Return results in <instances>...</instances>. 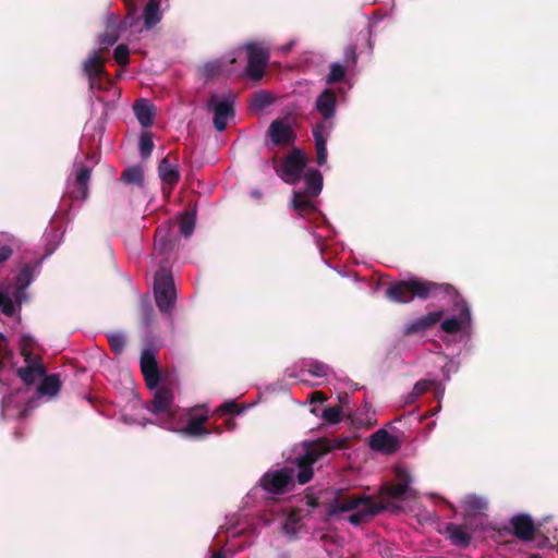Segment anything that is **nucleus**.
<instances>
[{
    "instance_id": "nucleus-42",
    "label": "nucleus",
    "mask_w": 558,
    "mask_h": 558,
    "mask_svg": "<svg viewBox=\"0 0 558 558\" xmlns=\"http://www.w3.org/2000/svg\"><path fill=\"white\" fill-rule=\"evenodd\" d=\"M432 388H434L435 398L438 401H440L445 395V386L441 383L434 379Z\"/></svg>"
},
{
    "instance_id": "nucleus-26",
    "label": "nucleus",
    "mask_w": 558,
    "mask_h": 558,
    "mask_svg": "<svg viewBox=\"0 0 558 558\" xmlns=\"http://www.w3.org/2000/svg\"><path fill=\"white\" fill-rule=\"evenodd\" d=\"M434 379H422L418 380L412 388V390L402 397L404 405L413 404L422 395L428 391L433 386Z\"/></svg>"
},
{
    "instance_id": "nucleus-1",
    "label": "nucleus",
    "mask_w": 558,
    "mask_h": 558,
    "mask_svg": "<svg viewBox=\"0 0 558 558\" xmlns=\"http://www.w3.org/2000/svg\"><path fill=\"white\" fill-rule=\"evenodd\" d=\"M448 295L453 300L450 313L439 322L441 340L447 347L457 343H468L474 330L473 313L470 304L447 283H435L418 278H410L391 284L386 296L397 303H409L413 299H427L429 296Z\"/></svg>"
},
{
    "instance_id": "nucleus-46",
    "label": "nucleus",
    "mask_w": 558,
    "mask_h": 558,
    "mask_svg": "<svg viewBox=\"0 0 558 558\" xmlns=\"http://www.w3.org/2000/svg\"><path fill=\"white\" fill-rule=\"evenodd\" d=\"M312 400L323 403L325 401V398L322 392L316 391L313 393Z\"/></svg>"
},
{
    "instance_id": "nucleus-36",
    "label": "nucleus",
    "mask_w": 558,
    "mask_h": 558,
    "mask_svg": "<svg viewBox=\"0 0 558 558\" xmlns=\"http://www.w3.org/2000/svg\"><path fill=\"white\" fill-rule=\"evenodd\" d=\"M121 31L120 29H106L104 34L99 37V44L102 49H106L116 44L119 39Z\"/></svg>"
},
{
    "instance_id": "nucleus-33",
    "label": "nucleus",
    "mask_w": 558,
    "mask_h": 558,
    "mask_svg": "<svg viewBox=\"0 0 558 558\" xmlns=\"http://www.w3.org/2000/svg\"><path fill=\"white\" fill-rule=\"evenodd\" d=\"M109 344L113 352L121 353L125 345V336L121 331H113L107 335Z\"/></svg>"
},
{
    "instance_id": "nucleus-52",
    "label": "nucleus",
    "mask_w": 558,
    "mask_h": 558,
    "mask_svg": "<svg viewBox=\"0 0 558 558\" xmlns=\"http://www.w3.org/2000/svg\"><path fill=\"white\" fill-rule=\"evenodd\" d=\"M147 311H148V312H151V306H150V304H147Z\"/></svg>"
},
{
    "instance_id": "nucleus-41",
    "label": "nucleus",
    "mask_w": 558,
    "mask_h": 558,
    "mask_svg": "<svg viewBox=\"0 0 558 558\" xmlns=\"http://www.w3.org/2000/svg\"><path fill=\"white\" fill-rule=\"evenodd\" d=\"M106 29H120V22L118 21V17L112 13L107 14Z\"/></svg>"
},
{
    "instance_id": "nucleus-34",
    "label": "nucleus",
    "mask_w": 558,
    "mask_h": 558,
    "mask_svg": "<svg viewBox=\"0 0 558 558\" xmlns=\"http://www.w3.org/2000/svg\"><path fill=\"white\" fill-rule=\"evenodd\" d=\"M153 148H154V143H153L151 135L149 133L142 134V136L140 137V144H138L141 157L144 159L148 158L153 151Z\"/></svg>"
},
{
    "instance_id": "nucleus-22",
    "label": "nucleus",
    "mask_w": 558,
    "mask_h": 558,
    "mask_svg": "<svg viewBox=\"0 0 558 558\" xmlns=\"http://www.w3.org/2000/svg\"><path fill=\"white\" fill-rule=\"evenodd\" d=\"M136 119L143 128H149L153 124L155 108L144 98L135 101L133 107Z\"/></svg>"
},
{
    "instance_id": "nucleus-21",
    "label": "nucleus",
    "mask_w": 558,
    "mask_h": 558,
    "mask_svg": "<svg viewBox=\"0 0 558 558\" xmlns=\"http://www.w3.org/2000/svg\"><path fill=\"white\" fill-rule=\"evenodd\" d=\"M513 533L522 541H531L534 535L535 526L532 518L527 514H517L510 520Z\"/></svg>"
},
{
    "instance_id": "nucleus-13",
    "label": "nucleus",
    "mask_w": 558,
    "mask_h": 558,
    "mask_svg": "<svg viewBox=\"0 0 558 558\" xmlns=\"http://www.w3.org/2000/svg\"><path fill=\"white\" fill-rule=\"evenodd\" d=\"M92 168L83 165L77 158L73 163V171L66 181V193L72 199L85 201L88 196V183Z\"/></svg>"
},
{
    "instance_id": "nucleus-24",
    "label": "nucleus",
    "mask_w": 558,
    "mask_h": 558,
    "mask_svg": "<svg viewBox=\"0 0 558 558\" xmlns=\"http://www.w3.org/2000/svg\"><path fill=\"white\" fill-rule=\"evenodd\" d=\"M144 28L146 31L153 28L161 20L159 3L156 0H148L143 12Z\"/></svg>"
},
{
    "instance_id": "nucleus-45",
    "label": "nucleus",
    "mask_w": 558,
    "mask_h": 558,
    "mask_svg": "<svg viewBox=\"0 0 558 558\" xmlns=\"http://www.w3.org/2000/svg\"><path fill=\"white\" fill-rule=\"evenodd\" d=\"M295 46V40H290L288 44L281 46L279 48V51L282 52V53H287L289 52L293 47Z\"/></svg>"
},
{
    "instance_id": "nucleus-9",
    "label": "nucleus",
    "mask_w": 558,
    "mask_h": 558,
    "mask_svg": "<svg viewBox=\"0 0 558 558\" xmlns=\"http://www.w3.org/2000/svg\"><path fill=\"white\" fill-rule=\"evenodd\" d=\"M154 294L158 308L163 313H170L177 292L167 259H160L159 270L155 274Z\"/></svg>"
},
{
    "instance_id": "nucleus-17",
    "label": "nucleus",
    "mask_w": 558,
    "mask_h": 558,
    "mask_svg": "<svg viewBox=\"0 0 558 558\" xmlns=\"http://www.w3.org/2000/svg\"><path fill=\"white\" fill-rule=\"evenodd\" d=\"M368 445L374 451L385 454H391L400 448L398 438L385 428L376 430L369 437Z\"/></svg>"
},
{
    "instance_id": "nucleus-6",
    "label": "nucleus",
    "mask_w": 558,
    "mask_h": 558,
    "mask_svg": "<svg viewBox=\"0 0 558 558\" xmlns=\"http://www.w3.org/2000/svg\"><path fill=\"white\" fill-rule=\"evenodd\" d=\"M306 156L294 149L283 160L281 167L277 169V174L288 184H296L304 172V187H298L293 191L291 197V207L296 215L306 219L312 214H318L315 198L323 189V175L319 170L306 167Z\"/></svg>"
},
{
    "instance_id": "nucleus-44",
    "label": "nucleus",
    "mask_w": 558,
    "mask_h": 558,
    "mask_svg": "<svg viewBox=\"0 0 558 558\" xmlns=\"http://www.w3.org/2000/svg\"><path fill=\"white\" fill-rule=\"evenodd\" d=\"M236 403L234 401H228V402H225L221 407H220V410L222 411H226V412H229V413H234L235 410H236Z\"/></svg>"
},
{
    "instance_id": "nucleus-7",
    "label": "nucleus",
    "mask_w": 558,
    "mask_h": 558,
    "mask_svg": "<svg viewBox=\"0 0 558 558\" xmlns=\"http://www.w3.org/2000/svg\"><path fill=\"white\" fill-rule=\"evenodd\" d=\"M315 110L322 120L313 128V137L316 148V162L324 166L327 162V141L335 128L333 119L337 113V96L330 88H325L316 97Z\"/></svg>"
},
{
    "instance_id": "nucleus-43",
    "label": "nucleus",
    "mask_w": 558,
    "mask_h": 558,
    "mask_svg": "<svg viewBox=\"0 0 558 558\" xmlns=\"http://www.w3.org/2000/svg\"><path fill=\"white\" fill-rule=\"evenodd\" d=\"M459 367V364L458 363H453L452 361H450L449 363H447L444 367H442V374L445 376V379L448 381L450 380V372L451 371H457Z\"/></svg>"
},
{
    "instance_id": "nucleus-12",
    "label": "nucleus",
    "mask_w": 558,
    "mask_h": 558,
    "mask_svg": "<svg viewBox=\"0 0 558 558\" xmlns=\"http://www.w3.org/2000/svg\"><path fill=\"white\" fill-rule=\"evenodd\" d=\"M235 96L232 93L214 94L210 96L207 108L214 113V126L217 131L226 130L228 119L234 113Z\"/></svg>"
},
{
    "instance_id": "nucleus-50",
    "label": "nucleus",
    "mask_w": 558,
    "mask_h": 558,
    "mask_svg": "<svg viewBox=\"0 0 558 558\" xmlns=\"http://www.w3.org/2000/svg\"><path fill=\"white\" fill-rule=\"evenodd\" d=\"M8 387H7V384L3 383L1 379H0V393L7 391Z\"/></svg>"
},
{
    "instance_id": "nucleus-15",
    "label": "nucleus",
    "mask_w": 558,
    "mask_h": 558,
    "mask_svg": "<svg viewBox=\"0 0 558 558\" xmlns=\"http://www.w3.org/2000/svg\"><path fill=\"white\" fill-rule=\"evenodd\" d=\"M474 531L473 522L470 519H465L463 524L449 523L446 526V534L451 544L461 548L470 545Z\"/></svg>"
},
{
    "instance_id": "nucleus-48",
    "label": "nucleus",
    "mask_w": 558,
    "mask_h": 558,
    "mask_svg": "<svg viewBox=\"0 0 558 558\" xmlns=\"http://www.w3.org/2000/svg\"><path fill=\"white\" fill-rule=\"evenodd\" d=\"M251 196L256 198V199H259V198H262L263 193L259 190H252L251 191Z\"/></svg>"
},
{
    "instance_id": "nucleus-47",
    "label": "nucleus",
    "mask_w": 558,
    "mask_h": 558,
    "mask_svg": "<svg viewBox=\"0 0 558 558\" xmlns=\"http://www.w3.org/2000/svg\"><path fill=\"white\" fill-rule=\"evenodd\" d=\"M8 339L7 337L0 332V350L3 351L7 349Z\"/></svg>"
},
{
    "instance_id": "nucleus-28",
    "label": "nucleus",
    "mask_w": 558,
    "mask_h": 558,
    "mask_svg": "<svg viewBox=\"0 0 558 558\" xmlns=\"http://www.w3.org/2000/svg\"><path fill=\"white\" fill-rule=\"evenodd\" d=\"M121 180L128 184L142 186L144 181L143 169L140 166L130 167L123 171Z\"/></svg>"
},
{
    "instance_id": "nucleus-25",
    "label": "nucleus",
    "mask_w": 558,
    "mask_h": 558,
    "mask_svg": "<svg viewBox=\"0 0 558 558\" xmlns=\"http://www.w3.org/2000/svg\"><path fill=\"white\" fill-rule=\"evenodd\" d=\"M19 246L16 238L8 232H0V266L12 255L13 250Z\"/></svg>"
},
{
    "instance_id": "nucleus-19",
    "label": "nucleus",
    "mask_w": 558,
    "mask_h": 558,
    "mask_svg": "<svg viewBox=\"0 0 558 558\" xmlns=\"http://www.w3.org/2000/svg\"><path fill=\"white\" fill-rule=\"evenodd\" d=\"M267 134L274 145H288L294 138L290 123L283 120L272 121Z\"/></svg>"
},
{
    "instance_id": "nucleus-23",
    "label": "nucleus",
    "mask_w": 558,
    "mask_h": 558,
    "mask_svg": "<svg viewBox=\"0 0 558 558\" xmlns=\"http://www.w3.org/2000/svg\"><path fill=\"white\" fill-rule=\"evenodd\" d=\"M158 172L162 182L170 185V187H172L180 179L178 166L170 162L168 158H163L160 161Z\"/></svg>"
},
{
    "instance_id": "nucleus-18",
    "label": "nucleus",
    "mask_w": 558,
    "mask_h": 558,
    "mask_svg": "<svg viewBox=\"0 0 558 558\" xmlns=\"http://www.w3.org/2000/svg\"><path fill=\"white\" fill-rule=\"evenodd\" d=\"M444 312L442 311H434L430 313H427L426 315L410 319L403 327V333L404 335H416L422 333L433 326H435L437 323H439L442 318Z\"/></svg>"
},
{
    "instance_id": "nucleus-39",
    "label": "nucleus",
    "mask_w": 558,
    "mask_h": 558,
    "mask_svg": "<svg viewBox=\"0 0 558 558\" xmlns=\"http://www.w3.org/2000/svg\"><path fill=\"white\" fill-rule=\"evenodd\" d=\"M129 47L126 45H118L114 49V59L120 65H126L129 62Z\"/></svg>"
},
{
    "instance_id": "nucleus-27",
    "label": "nucleus",
    "mask_w": 558,
    "mask_h": 558,
    "mask_svg": "<svg viewBox=\"0 0 558 558\" xmlns=\"http://www.w3.org/2000/svg\"><path fill=\"white\" fill-rule=\"evenodd\" d=\"M196 221V213H183L179 217L180 232L183 236L189 238L192 235Z\"/></svg>"
},
{
    "instance_id": "nucleus-16",
    "label": "nucleus",
    "mask_w": 558,
    "mask_h": 558,
    "mask_svg": "<svg viewBox=\"0 0 558 558\" xmlns=\"http://www.w3.org/2000/svg\"><path fill=\"white\" fill-rule=\"evenodd\" d=\"M141 369L145 377L146 385L149 389H156L160 375L157 366V360L155 351L146 348L143 350L141 355Z\"/></svg>"
},
{
    "instance_id": "nucleus-20",
    "label": "nucleus",
    "mask_w": 558,
    "mask_h": 558,
    "mask_svg": "<svg viewBox=\"0 0 558 558\" xmlns=\"http://www.w3.org/2000/svg\"><path fill=\"white\" fill-rule=\"evenodd\" d=\"M461 507L465 511V519L473 522L472 517L484 514L488 508V501L484 496L469 494L461 500Z\"/></svg>"
},
{
    "instance_id": "nucleus-35",
    "label": "nucleus",
    "mask_w": 558,
    "mask_h": 558,
    "mask_svg": "<svg viewBox=\"0 0 558 558\" xmlns=\"http://www.w3.org/2000/svg\"><path fill=\"white\" fill-rule=\"evenodd\" d=\"M225 65L226 63L223 60L211 61L206 63L203 66L202 71L206 77H213L222 73L225 70Z\"/></svg>"
},
{
    "instance_id": "nucleus-5",
    "label": "nucleus",
    "mask_w": 558,
    "mask_h": 558,
    "mask_svg": "<svg viewBox=\"0 0 558 558\" xmlns=\"http://www.w3.org/2000/svg\"><path fill=\"white\" fill-rule=\"evenodd\" d=\"M146 409L155 416V420L144 422L156 424L165 429L178 433L184 437L203 438L211 434L210 429L203 425L208 420V411L205 407H196L190 410H181L174 403L171 389L162 387L157 389Z\"/></svg>"
},
{
    "instance_id": "nucleus-2",
    "label": "nucleus",
    "mask_w": 558,
    "mask_h": 558,
    "mask_svg": "<svg viewBox=\"0 0 558 558\" xmlns=\"http://www.w3.org/2000/svg\"><path fill=\"white\" fill-rule=\"evenodd\" d=\"M34 338L24 333L20 339L21 353L24 356V365L17 369L25 389H17L15 393L4 396L1 401L2 415L9 418H23L27 411L34 408L38 400L50 401L56 398L61 388L58 374L46 375V369L38 355L33 354Z\"/></svg>"
},
{
    "instance_id": "nucleus-51",
    "label": "nucleus",
    "mask_w": 558,
    "mask_h": 558,
    "mask_svg": "<svg viewBox=\"0 0 558 558\" xmlns=\"http://www.w3.org/2000/svg\"><path fill=\"white\" fill-rule=\"evenodd\" d=\"M227 427H228V429L232 430L235 427V423L233 421H228Z\"/></svg>"
},
{
    "instance_id": "nucleus-38",
    "label": "nucleus",
    "mask_w": 558,
    "mask_h": 558,
    "mask_svg": "<svg viewBox=\"0 0 558 558\" xmlns=\"http://www.w3.org/2000/svg\"><path fill=\"white\" fill-rule=\"evenodd\" d=\"M322 417L328 423L336 424L341 420V410L338 407L326 408Z\"/></svg>"
},
{
    "instance_id": "nucleus-37",
    "label": "nucleus",
    "mask_w": 558,
    "mask_h": 558,
    "mask_svg": "<svg viewBox=\"0 0 558 558\" xmlns=\"http://www.w3.org/2000/svg\"><path fill=\"white\" fill-rule=\"evenodd\" d=\"M272 102V96L265 92L256 93L252 99L253 108L262 110Z\"/></svg>"
},
{
    "instance_id": "nucleus-14",
    "label": "nucleus",
    "mask_w": 558,
    "mask_h": 558,
    "mask_svg": "<svg viewBox=\"0 0 558 558\" xmlns=\"http://www.w3.org/2000/svg\"><path fill=\"white\" fill-rule=\"evenodd\" d=\"M286 373L291 378L304 381L305 374L318 379H327L331 375L332 371L330 366L324 362L315 359H304L300 362V371L298 373L293 368H288Z\"/></svg>"
},
{
    "instance_id": "nucleus-10",
    "label": "nucleus",
    "mask_w": 558,
    "mask_h": 558,
    "mask_svg": "<svg viewBox=\"0 0 558 558\" xmlns=\"http://www.w3.org/2000/svg\"><path fill=\"white\" fill-rule=\"evenodd\" d=\"M243 50L247 53L246 75L254 81L260 80L269 59L268 50L260 44L247 43L228 56L229 63L235 62L236 54H241Z\"/></svg>"
},
{
    "instance_id": "nucleus-3",
    "label": "nucleus",
    "mask_w": 558,
    "mask_h": 558,
    "mask_svg": "<svg viewBox=\"0 0 558 558\" xmlns=\"http://www.w3.org/2000/svg\"><path fill=\"white\" fill-rule=\"evenodd\" d=\"M397 484H385L379 494L380 501L361 495L352 494L337 498L329 507L330 515L349 513L347 520L350 524L359 526L367 523L373 517L383 510L400 511L402 502L417 498V492L411 486L413 477L402 466L395 472Z\"/></svg>"
},
{
    "instance_id": "nucleus-53",
    "label": "nucleus",
    "mask_w": 558,
    "mask_h": 558,
    "mask_svg": "<svg viewBox=\"0 0 558 558\" xmlns=\"http://www.w3.org/2000/svg\"><path fill=\"white\" fill-rule=\"evenodd\" d=\"M215 433L220 434V429H219V428H216V429H215Z\"/></svg>"
},
{
    "instance_id": "nucleus-40",
    "label": "nucleus",
    "mask_w": 558,
    "mask_h": 558,
    "mask_svg": "<svg viewBox=\"0 0 558 558\" xmlns=\"http://www.w3.org/2000/svg\"><path fill=\"white\" fill-rule=\"evenodd\" d=\"M343 58L347 66L354 65L357 59L355 46H349L345 48Z\"/></svg>"
},
{
    "instance_id": "nucleus-32",
    "label": "nucleus",
    "mask_w": 558,
    "mask_h": 558,
    "mask_svg": "<svg viewBox=\"0 0 558 558\" xmlns=\"http://www.w3.org/2000/svg\"><path fill=\"white\" fill-rule=\"evenodd\" d=\"M347 73V66L342 65L339 62H333L330 65V71L328 75L326 76V83L327 84H333L336 82L341 81Z\"/></svg>"
},
{
    "instance_id": "nucleus-8",
    "label": "nucleus",
    "mask_w": 558,
    "mask_h": 558,
    "mask_svg": "<svg viewBox=\"0 0 558 558\" xmlns=\"http://www.w3.org/2000/svg\"><path fill=\"white\" fill-rule=\"evenodd\" d=\"M40 265V262L24 265L13 283L0 290V314L16 317V323L20 322L21 306L27 300L26 289L39 274Z\"/></svg>"
},
{
    "instance_id": "nucleus-49",
    "label": "nucleus",
    "mask_w": 558,
    "mask_h": 558,
    "mask_svg": "<svg viewBox=\"0 0 558 558\" xmlns=\"http://www.w3.org/2000/svg\"><path fill=\"white\" fill-rule=\"evenodd\" d=\"M209 558H226L222 551H215Z\"/></svg>"
},
{
    "instance_id": "nucleus-4",
    "label": "nucleus",
    "mask_w": 558,
    "mask_h": 558,
    "mask_svg": "<svg viewBox=\"0 0 558 558\" xmlns=\"http://www.w3.org/2000/svg\"><path fill=\"white\" fill-rule=\"evenodd\" d=\"M345 441V438H320L304 442L293 461L280 469L267 471L247 497L255 495L258 487L269 495H282L293 488L295 480L301 485L308 483L314 475V464L328 452L343 448Z\"/></svg>"
},
{
    "instance_id": "nucleus-11",
    "label": "nucleus",
    "mask_w": 558,
    "mask_h": 558,
    "mask_svg": "<svg viewBox=\"0 0 558 558\" xmlns=\"http://www.w3.org/2000/svg\"><path fill=\"white\" fill-rule=\"evenodd\" d=\"M83 70L88 77V85L92 93L102 89H112V83L106 77L104 60L98 51H93L84 61Z\"/></svg>"
},
{
    "instance_id": "nucleus-30",
    "label": "nucleus",
    "mask_w": 558,
    "mask_h": 558,
    "mask_svg": "<svg viewBox=\"0 0 558 558\" xmlns=\"http://www.w3.org/2000/svg\"><path fill=\"white\" fill-rule=\"evenodd\" d=\"M301 529H302L301 520L295 514H289L286 518V521L282 525L283 533L291 539H294L299 536Z\"/></svg>"
},
{
    "instance_id": "nucleus-31",
    "label": "nucleus",
    "mask_w": 558,
    "mask_h": 558,
    "mask_svg": "<svg viewBox=\"0 0 558 558\" xmlns=\"http://www.w3.org/2000/svg\"><path fill=\"white\" fill-rule=\"evenodd\" d=\"M129 5L130 10L128 15L124 17L122 22H120V31L133 29L140 23V17L137 15L136 8L133 4L132 0H124Z\"/></svg>"
},
{
    "instance_id": "nucleus-29",
    "label": "nucleus",
    "mask_w": 558,
    "mask_h": 558,
    "mask_svg": "<svg viewBox=\"0 0 558 558\" xmlns=\"http://www.w3.org/2000/svg\"><path fill=\"white\" fill-rule=\"evenodd\" d=\"M173 246L168 235V231L159 228L156 233L155 254L162 255L169 252Z\"/></svg>"
}]
</instances>
